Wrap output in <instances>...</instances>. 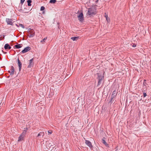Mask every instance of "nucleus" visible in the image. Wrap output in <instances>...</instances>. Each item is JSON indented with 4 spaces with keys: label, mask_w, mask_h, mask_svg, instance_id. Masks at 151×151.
<instances>
[{
    "label": "nucleus",
    "mask_w": 151,
    "mask_h": 151,
    "mask_svg": "<svg viewBox=\"0 0 151 151\" xmlns=\"http://www.w3.org/2000/svg\"><path fill=\"white\" fill-rule=\"evenodd\" d=\"M104 72L102 73H96L97 77L96 79L98 80V83L97 85V87H99L101 84L102 82L104 79Z\"/></svg>",
    "instance_id": "1"
},
{
    "label": "nucleus",
    "mask_w": 151,
    "mask_h": 151,
    "mask_svg": "<svg viewBox=\"0 0 151 151\" xmlns=\"http://www.w3.org/2000/svg\"><path fill=\"white\" fill-rule=\"evenodd\" d=\"M96 7H93L88 8V14L89 15H95L96 13Z\"/></svg>",
    "instance_id": "2"
},
{
    "label": "nucleus",
    "mask_w": 151,
    "mask_h": 151,
    "mask_svg": "<svg viewBox=\"0 0 151 151\" xmlns=\"http://www.w3.org/2000/svg\"><path fill=\"white\" fill-rule=\"evenodd\" d=\"M78 20L81 22H83L84 21V16L83 12H81L78 16Z\"/></svg>",
    "instance_id": "3"
},
{
    "label": "nucleus",
    "mask_w": 151,
    "mask_h": 151,
    "mask_svg": "<svg viewBox=\"0 0 151 151\" xmlns=\"http://www.w3.org/2000/svg\"><path fill=\"white\" fill-rule=\"evenodd\" d=\"M29 34L28 35V36L29 37H32L34 36L35 35V32L33 29H29V30L28 31V33Z\"/></svg>",
    "instance_id": "4"
},
{
    "label": "nucleus",
    "mask_w": 151,
    "mask_h": 151,
    "mask_svg": "<svg viewBox=\"0 0 151 151\" xmlns=\"http://www.w3.org/2000/svg\"><path fill=\"white\" fill-rule=\"evenodd\" d=\"M85 143L90 149H92L93 148V146L92 145L90 141L85 139Z\"/></svg>",
    "instance_id": "5"
},
{
    "label": "nucleus",
    "mask_w": 151,
    "mask_h": 151,
    "mask_svg": "<svg viewBox=\"0 0 151 151\" xmlns=\"http://www.w3.org/2000/svg\"><path fill=\"white\" fill-rule=\"evenodd\" d=\"M31 49V48L30 47L27 46L25 47L21 52V53H24L28 51H29Z\"/></svg>",
    "instance_id": "6"
},
{
    "label": "nucleus",
    "mask_w": 151,
    "mask_h": 151,
    "mask_svg": "<svg viewBox=\"0 0 151 151\" xmlns=\"http://www.w3.org/2000/svg\"><path fill=\"white\" fill-rule=\"evenodd\" d=\"M33 58H32L29 61V65L27 67L28 68H31L33 67L34 65V62H33Z\"/></svg>",
    "instance_id": "7"
},
{
    "label": "nucleus",
    "mask_w": 151,
    "mask_h": 151,
    "mask_svg": "<svg viewBox=\"0 0 151 151\" xmlns=\"http://www.w3.org/2000/svg\"><path fill=\"white\" fill-rule=\"evenodd\" d=\"M10 70H10H9L8 72L9 73H10V75H13L14 74L15 71L14 68L13 66H11Z\"/></svg>",
    "instance_id": "8"
},
{
    "label": "nucleus",
    "mask_w": 151,
    "mask_h": 151,
    "mask_svg": "<svg viewBox=\"0 0 151 151\" xmlns=\"http://www.w3.org/2000/svg\"><path fill=\"white\" fill-rule=\"evenodd\" d=\"M6 21L8 24H9L12 25H13V22H12V19L6 18Z\"/></svg>",
    "instance_id": "9"
},
{
    "label": "nucleus",
    "mask_w": 151,
    "mask_h": 151,
    "mask_svg": "<svg viewBox=\"0 0 151 151\" xmlns=\"http://www.w3.org/2000/svg\"><path fill=\"white\" fill-rule=\"evenodd\" d=\"M17 62H18V65L19 68V71H20L22 67V64L20 61L19 59V58H18L17 60Z\"/></svg>",
    "instance_id": "10"
},
{
    "label": "nucleus",
    "mask_w": 151,
    "mask_h": 151,
    "mask_svg": "<svg viewBox=\"0 0 151 151\" xmlns=\"http://www.w3.org/2000/svg\"><path fill=\"white\" fill-rule=\"evenodd\" d=\"M4 48L5 50H10L11 49V47L7 43L5 44L4 46Z\"/></svg>",
    "instance_id": "11"
},
{
    "label": "nucleus",
    "mask_w": 151,
    "mask_h": 151,
    "mask_svg": "<svg viewBox=\"0 0 151 151\" xmlns=\"http://www.w3.org/2000/svg\"><path fill=\"white\" fill-rule=\"evenodd\" d=\"M105 137H104L102 139V143L106 147H109V145L106 143L105 140L104 139H105Z\"/></svg>",
    "instance_id": "12"
},
{
    "label": "nucleus",
    "mask_w": 151,
    "mask_h": 151,
    "mask_svg": "<svg viewBox=\"0 0 151 151\" xmlns=\"http://www.w3.org/2000/svg\"><path fill=\"white\" fill-rule=\"evenodd\" d=\"M22 44H19L16 45L14 46V49H19L21 48L22 47Z\"/></svg>",
    "instance_id": "13"
},
{
    "label": "nucleus",
    "mask_w": 151,
    "mask_h": 151,
    "mask_svg": "<svg viewBox=\"0 0 151 151\" xmlns=\"http://www.w3.org/2000/svg\"><path fill=\"white\" fill-rule=\"evenodd\" d=\"M117 94V93L116 90L114 91L112 93L111 95V97L115 98Z\"/></svg>",
    "instance_id": "14"
},
{
    "label": "nucleus",
    "mask_w": 151,
    "mask_h": 151,
    "mask_svg": "<svg viewBox=\"0 0 151 151\" xmlns=\"http://www.w3.org/2000/svg\"><path fill=\"white\" fill-rule=\"evenodd\" d=\"M24 137L22 136H21V135H20L18 137V142L21 141L22 140H24Z\"/></svg>",
    "instance_id": "15"
},
{
    "label": "nucleus",
    "mask_w": 151,
    "mask_h": 151,
    "mask_svg": "<svg viewBox=\"0 0 151 151\" xmlns=\"http://www.w3.org/2000/svg\"><path fill=\"white\" fill-rule=\"evenodd\" d=\"M79 38V37H71V39L73 41H76Z\"/></svg>",
    "instance_id": "16"
},
{
    "label": "nucleus",
    "mask_w": 151,
    "mask_h": 151,
    "mask_svg": "<svg viewBox=\"0 0 151 151\" xmlns=\"http://www.w3.org/2000/svg\"><path fill=\"white\" fill-rule=\"evenodd\" d=\"M16 25L18 27L20 26V27H21L23 28H25V27L22 24H19L18 25L16 24Z\"/></svg>",
    "instance_id": "17"
},
{
    "label": "nucleus",
    "mask_w": 151,
    "mask_h": 151,
    "mask_svg": "<svg viewBox=\"0 0 151 151\" xmlns=\"http://www.w3.org/2000/svg\"><path fill=\"white\" fill-rule=\"evenodd\" d=\"M28 3V6H31V3L32 2V1L31 0H28L27 1Z\"/></svg>",
    "instance_id": "18"
},
{
    "label": "nucleus",
    "mask_w": 151,
    "mask_h": 151,
    "mask_svg": "<svg viewBox=\"0 0 151 151\" xmlns=\"http://www.w3.org/2000/svg\"><path fill=\"white\" fill-rule=\"evenodd\" d=\"M44 135V132H41L39 133L38 134L37 137H39L41 135H42V136L43 137V136Z\"/></svg>",
    "instance_id": "19"
},
{
    "label": "nucleus",
    "mask_w": 151,
    "mask_h": 151,
    "mask_svg": "<svg viewBox=\"0 0 151 151\" xmlns=\"http://www.w3.org/2000/svg\"><path fill=\"white\" fill-rule=\"evenodd\" d=\"M26 134V133L25 132V131H23L21 133V134H20L21 136H22V137H24Z\"/></svg>",
    "instance_id": "20"
},
{
    "label": "nucleus",
    "mask_w": 151,
    "mask_h": 151,
    "mask_svg": "<svg viewBox=\"0 0 151 151\" xmlns=\"http://www.w3.org/2000/svg\"><path fill=\"white\" fill-rule=\"evenodd\" d=\"M22 6V5H21H21H20V4H19L18 9H19V11H21L22 10V9H21Z\"/></svg>",
    "instance_id": "21"
},
{
    "label": "nucleus",
    "mask_w": 151,
    "mask_h": 151,
    "mask_svg": "<svg viewBox=\"0 0 151 151\" xmlns=\"http://www.w3.org/2000/svg\"><path fill=\"white\" fill-rule=\"evenodd\" d=\"M56 1V0H50V2L51 3H55Z\"/></svg>",
    "instance_id": "22"
},
{
    "label": "nucleus",
    "mask_w": 151,
    "mask_h": 151,
    "mask_svg": "<svg viewBox=\"0 0 151 151\" xmlns=\"http://www.w3.org/2000/svg\"><path fill=\"white\" fill-rule=\"evenodd\" d=\"M47 39V37L44 38L41 41V42H42V43H43L44 42H45L46 40Z\"/></svg>",
    "instance_id": "23"
},
{
    "label": "nucleus",
    "mask_w": 151,
    "mask_h": 151,
    "mask_svg": "<svg viewBox=\"0 0 151 151\" xmlns=\"http://www.w3.org/2000/svg\"><path fill=\"white\" fill-rule=\"evenodd\" d=\"M114 98L111 97V99L110 101H109V103H110V104H111L112 103V101H113V99Z\"/></svg>",
    "instance_id": "24"
},
{
    "label": "nucleus",
    "mask_w": 151,
    "mask_h": 151,
    "mask_svg": "<svg viewBox=\"0 0 151 151\" xmlns=\"http://www.w3.org/2000/svg\"><path fill=\"white\" fill-rule=\"evenodd\" d=\"M45 9V7L43 6H42L40 8V10L41 11H44V10Z\"/></svg>",
    "instance_id": "25"
},
{
    "label": "nucleus",
    "mask_w": 151,
    "mask_h": 151,
    "mask_svg": "<svg viewBox=\"0 0 151 151\" xmlns=\"http://www.w3.org/2000/svg\"><path fill=\"white\" fill-rule=\"evenodd\" d=\"M24 128V130H23V131H25L26 133L27 131V130L28 129V128H27V127H26L25 128Z\"/></svg>",
    "instance_id": "26"
},
{
    "label": "nucleus",
    "mask_w": 151,
    "mask_h": 151,
    "mask_svg": "<svg viewBox=\"0 0 151 151\" xmlns=\"http://www.w3.org/2000/svg\"><path fill=\"white\" fill-rule=\"evenodd\" d=\"M25 0H21L20 3L21 4V5H22L23 3H24Z\"/></svg>",
    "instance_id": "27"
},
{
    "label": "nucleus",
    "mask_w": 151,
    "mask_h": 151,
    "mask_svg": "<svg viewBox=\"0 0 151 151\" xmlns=\"http://www.w3.org/2000/svg\"><path fill=\"white\" fill-rule=\"evenodd\" d=\"M143 97H145L147 96V94L146 93H143Z\"/></svg>",
    "instance_id": "28"
},
{
    "label": "nucleus",
    "mask_w": 151,
    "mask_h": 151,
    "mask_svg": "<svg viewBox=\"0 0 151 151\" xmlns=\"http://www.w3.org/2000/svg\"><path fill=\"white\" fill-rule=\"evenodd\" d=\"M48 133L50 134H51L52 133V131L51 130H49L48 131Z\"/></svg>",
    "instance_id": "29"
},
{
    "label": "nucleus",
    "mask_w": 151,
    "mask_h": 151,
    "mask_svg": "<svg viewBox=\"0 0 151 151\" xmlns=\"http://www.w3.org/2000/svg\"><path fill=\"white\" fill-rule=\"evenodd\" d=\"M133 45H132V46L133 47H136V45L135 44H132Z\"/></svg>",
    "instance_id": "30"
},
{
    "label": "nucleus",
    "mask_w": 151,
    "mask_h": 151,
    "mask_svg": "<svg viewBox=\"0 0 151 151\" xmlns=\"http://www.w3.org/2000/svg\"><path fill=\"white\" fill-rule=\"evenodd\" d=\"M108 16H107V17H106V19L107 21H108Z\"/></svg>",
    "instance_id": "31"
},
{
    "label": "nucleus",
    "mask_w": 151,
    "mask_h": 151,
    "mask_svg": "<svg viewBox=\"0 0 151 151\" xmlns=\"http://www.w3.org/2000/svg\"><path fill=\"white\" fill-rule=\"evenodd\" d=\"M42 12L43 14H44L45 13V11H43Z\"/></svg>",
    "instance_id": "32"
},
{
    "label": "nucleus",
    "mask_w": 151,
    "mask_h": 151,
    "mask_svg": "<svg viewBox=\"0 0 151 151\" xmlns=\"http://www.w3.org/2000/svg\"><path fill=\"white\" fill-rule=\"evenodd\" d=\"M3 53H4V54H5L6 53V52H4Z\"/></svg>",
    "instance_id": "33"
},
{
    "label": "nucleus",
    "mask_w": 151,
    "mask_h": 151,
    "mask_svg": "<svg viewBox=\"0 0 151 151\" xmlns=\"http://www.w3.org/2000/svg\"><path fill=\"white\" fill-rule=\"evenodd\" d=\"M9 77H10V76H7V78H9Z\"/></svg>",
    "instance_id": "34"
},
{
    "label": "nucleus",
    "mask_w": 151,
    "mask_h": 151,
    "mask_svg": "<svg viewBox=\"0 0 151 151\" xmlns=\"http://www.w3.org/2000/svg\"><path fill=\"white\" fill-rule=\"evenodd\" d=\"M2 52L3 53L4 52L3 51V50H2Z\"/></svg>",
    "instance_id": "35"
},
{
    "label": "nucleus",
    "mask_w": 151,
    "mask_h": 151,
    "mask_svg": "<svg viewBox=\"0 0 151 151\" xmlns=\"http://www.w3.org/2000/svg\"><path fill=\"white\" fill-rule=\"evenodd\" d=\"M105 17L106 18V17H107V15H105Z\"/></svg>",
    "instance_id": "36"
},
{
    "label": "nucleus",
    "mask_w": 151,
    "mask_h": 151,
    "mask_svg": "<svg viewBox=\"0 0 151 151\" xmlns=\"http://www.w3.org/2000/svg\"><path fill=\"white\" fill-rule=\"evenodd\" d=\"M98 0H97L96 1V2H98Z\"/></svg>",
    "instance_id": "37"
},
{
    "label": "nucleus",
    "mask_w": 151,
    "mask_h": 151,
    "mask_svg": "<svg viewBox=\"0 0 151 151\" xmlns=\"http://www.w3.org/2000/svg\"><path fill=\"white\" fill-rule=\"evenodd\" d=\"M144 81H146V80H144Z\"/></svg>",
    "instance_id": "38"
}]
</instances>
